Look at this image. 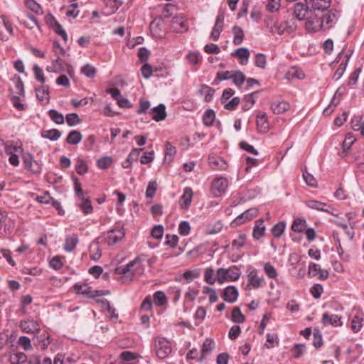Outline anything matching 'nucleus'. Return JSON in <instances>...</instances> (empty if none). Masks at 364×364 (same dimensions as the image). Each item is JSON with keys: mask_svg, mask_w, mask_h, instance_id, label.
<instances>
[{"mask_svg": "<svg viewBox=\"0 0 364 364\" xmlns=\"http://www.w3.org/2000/svg\"><path fill=\"white\" fill-rule=\"evenodd\" d=\"M37 98L43 103H48L49 102V92L48 88L45 86L39 87L36 89Z\"/></svg>", "mask_w": 364, "mask_h": 364, "instance_id": "cd10ccee", "label": "nucleus"}, {"mask_svg": "<svg viewBox=\"0 0 364 364\" xmlns=\"http://www.w3.org/2000/svg\"><path fill=\"white\" fill-rule=\"evenodd\" d=\"M338 17L339 14L338 11L335 9L328 10L323 16H321L323 31H328L330 28L333 27L337 23Z\"/></svg>", "mask_w": 364, "mask_h": 364, "instance_id": "423d86ee", "label": "nucleus"}, {"mask_svg": "<svg viewBox=\"0 0 364 364\" xmlns=\"http://www.w3.org/2000/svg\"><path fill=\"white\" fill-rule=\"evenodd\" d=\"M233 43L235 45L241 44L244 38L243 30L240 27L235 26L233 27Z\"/></svg>", "mask_w": 364, "mask_h": 364, "instance_id": "79ce46f5", "label": "nucleus"}, {"mask_svg": "<svg viewBox=\"0 0 364 364\" xmlns=\"http://www.w3.org/2000/svg\"><path fill=\"white\" fill-rule=\"evenodd\" d=\"M363 323V316L362 314H355L353 316L350 321V328L354 333L360 331Z\"/></svg>", "mask_w": 364, "mask_h": 364, "instance_id": "bb28decb", "label": "nucleus"}, {"mask_svg": "<svg viewBox=\"0 0 364 364\" xmlns=\"http://www.w3.org/2000/svg\"><path fill=\"white\" fill-rule=\"evenodd\" d=\"M82 200V203L79 205L80 209L85 214H90L92 212V205L91 201L89 199H85L84 196L80 198Z\"/></svg>", "mask_w": 364, "mask_h": 364, "instance_id": "49530a36", "label": "nucleus"}, {"mask_svg": "<svg viewBox=\"0 0 364 364\" xmlns=\"http://www.w3.org/2000/svg\"><path fill=\"white\" fill-rule=\"evenodd\" d=\"M20 327L23 331L28 333H34L40 330L39 323L31 319L21 321Z\"/></svg>", "mask_w": 364, "mask_h": 364, "instance_id": "a211bd4d", "label": "nucleus"}, {"mask_svg": "<svg viewBox=\"0 0 364 364\" xmlns=\"http://www.w3.org/2000/svg\"><path fill=\"white\" fill-rule=\"evenodd\" d=\"M82 139V136L79 131L73 130L68 134L66 142L72 145H76L81 141Z\"/></svg>", "mask_w": 364, "mask_h": 364, "instance_id": "2f4dec72", "label": "nucleus"}, {"mask_svg": "<svg viewBox=\"0 0 364 364\" xmlns=\"http://www.w3.org/2000/svg\"><path fill=\"white\" fill-rule=\"evenodd\" d=\"M81 73L86 77L92 78L94 77L96 74V69L90 64H86L81 68Z\"/></svg>", "mask_w": 364, "mask_h": 364, "instance_id": "6e6d98bb", "label": "nucleus"}, {"mask_svg": "<svg viewBox=\"0 0 364 364\" xmlns=\"http://www.w3.org/2000/svg\"><path fill=\"white\" fill-rule=\"evenodd\" d=\"M187 20L183 15L174 16L171 20V29L176 33H183L188 31Z\"/></svg>", "mask_w": 364, "mask_h": 364, "instance_id": "0eeeda50", "label": "nucleus"}, {"mask_svg": "<svg viewBox=\"0 0 364 364\" xmlns=\"http://www.w3.org/2000/svg\"><path fill=\"white\" fill-rule=\"evenodd\" d=\"M25 168L33 173H38L41 171V164L34 160L33 156L26 153L23 157Z\"/></svg>", "mask_w": 364, "mask_h": 364, "instance_id": "6e6552de", "label": "nucleus"}, {"mask_svg": "<svg viewBox=\"0 0 364 364\" xmlns=\"http://www.w3.org/2000/svg\"><path fill=\"white\" fill-rule=\"evenodd\" d=\"M200 92L201 95H204L205 102H210L213 99L215 90L206 85H202L200 86Z\"/></svg>", "mask_w": 364, "mask_h": 364, "instance_id": "e433bc0d", "label": "nucleus"}, {"mask_svg": "<svg viewBox=\"0 0 364 364\" xmlns=\"http://www.w3.org/2000/svg\"><path fill=\"white\" fill-rule=\"evenodd\" d=\"M232 319L235 323H243L245 321V317L242 314L240 309L237 306L233 308L232 314Z\"/></svg>", "mask_w": 364, "mask_h": 364, "instance_id": "09e8293b", "label": "nucleus"}, {"mask_svg": "<svg viewBox=\"0 0 364 364\" xmlns=\"http://www.w3.org/2000/svg\"><path fill=\"white\" fill-rule=\"evenodd\" d=\"M215 119V112L213 109H209L205 112V113L203 114V122L205 126L209 127L213 124Z\"/></svg>", "mask_w": 364, "mask_h": 364, "instance_id": "ea45409f", "label": "nucleus"}, {"mask_svg": "<svg viewBox=\"0 0 364 364\" xmlns=\"http://www.w3.org/2000/svg\"><path fill=\"white\" fill-rule=\"evenodd\" d=\"M36 200H38L41 203L48 204L52 202V204L57 209H59L60 203L53 200V198L50 196L49 193L46 191L43 193L42 196H36Z\"/></svg>", "mask_w": 364, "mask_h": 364, "instance_id": "c85d7f7f", "label": "nucleus"}, {"mask_svg": "<svg viewBox=\"0 0 364 364\" xmlns=\"http://www.w3.org/2000/svg\"><path fill=\"white\" fill-rule=\"evenodd\" d=\"M307 7L313 11L327 10L331 4V0H305Z\"/></svg>", "mask_w": 364, "mask_h": 364, "instance_id": "9b49d317", "label": "nucleus"}, {"mask_svg": "<svg viewBox=\"0 0 364 364\" xmlns=\"http://www.w3.org/2000/svg\"><path fill=\"white\" fill-rule=\"evenodd\" d=\"M193 195V191L191 188L186 187L184 188L183 193L179 200V204L181 208L185 210L189 208L192 203Z\"/></svg>", "mask_w": 364, "mask_h": 364, "instance_id": "f3484780", "label": "nucleus"}, {"mask_svg": "<svg viewBox=\"0 0 364 364\" xmlns=\"http://www.w3.org/2000/svg\"><path fill=\"white\" fill-rule=\"evenodd\" d=\"M67 124L73 127L81 122V119L79 117L78 114L76 113H70L68 114L65 117Z\"/></svg>", "mask_w": 364, "mask_h": 364, "instance_id": "8fccbe9b", "label": "nucleus"}, {"mask_svg": "<svg viewBox=\"0 0 364 364\" xmlns=\"http://www.w3.org/2000/svg\"><path fill=\"white\" fill-rule=\"evenodd\" d=\"M50 119L56 124H62L64 123L65 117L64 116L57 112L55 109H50L48 112Z\"/></svg>", "mask_w": 364, "mask_h": 364, "instance_id": "c03bdc74", "label": "nucleus"}, {"mask_svg": "<svg viewBox=\"0 0 364 364\" xmlns=\"http://www.w3.org/2000/svg\"><path fill=\"white\" fill-rule=\"evenodd\" d=\"M27 360V356L24 353H17L10 355L9 360L11 364H22Z\"/></svg>", "mask_w": 364, "mask_h": 364, "instance_id": "4c0bfd02", "label": "nucleus"}, {"mask_svg": "<svg viewBox=\"0 0 364 364\" xmlns=\"http://www.w3.org/2000/svg\"><path fill=\"white\" fill-rule=\"evenodd\" d=\"M264 232H265V227L263 225V221L262 220L257 221L256 225L254 227V229H253V232H252L253 237L256 240H259L264 235Z\"/></svg>", "mask_w": 364, "mask_h": 364, "instance_id": "c9c22d12", "label": "nucleus"}, {"mask_svg": "<svg viewBox=\"0 0 364 364\" xmlns=\"http://www.w3.org/2000/svg\"><path fill=\"white\" fill-rule=\"evenodd\" d=\"M296 25L295 24V21L293 18L289 20H287L280 23L279 26L276 28L277 32L278 34L282 35L284 33H291L296 30ZM272 33H274V31L272 29Z\"/></svg>", "mask_w": 364, "mask_h": 364, "instance_id": "ddd939ff", "label": "nucleus"}, {"mask_svg": "<svg viewBox=\"0 0 364 364\" xmlns=\"http://www.w3.org/2000/svg\"><path fill=\"white\" fill-rule=\"evenodd\" d=\"M232 80L233 83L240 87L245 80V75L240 70H235L233 71Z\"/></svg>", "mask_w": 364, "mask_h": 364, "instance_id": "37998d69", "label": "nucleus"}, {"mask_svg": "<svg viewBox=\"0 0 364 364\" xmlns=\"http://www.w3.org/2000/svg\"><path fill=\"white\" fill-rule=\"evenodd\" d=\"M203 292V294L208 295L210 303H215L218 301V294L215 289L208 287H205Z\"/></svg>", "mask_w": 364, "mask_h": 364, "instance_id": "69168bd1", "label": "nucleus"}, {"mask_svg": "<svg viewBox=\"0 0 364 364\" xmlns=\"http://www.w3.org/2000/svg\"><path fill=\"white\" fill-rule=\"evenodd\" d=\"M74 289L77 294L86 295L87 297L90 298H95L96 296L102 295L100 291L92 290L91 287H88L87 284H76L74 286Z\"/></svg>", "mask_w": 364, "mask_h": 364, "instance_id": "f8f14e48", "label": "nucleus"}, {"mask_svg": "<svg viewBox=\"0 0 364 364\" xmlns=\"http://www.w3.org/2000/svg\"><path fill=\"white\" fill-rule=\"evenodd\" d=\"M208 164L213 170L223 171L228 167L226 161L215 155H211L208 157Z\"/></svg>", "mask_w": 364, "mask_h": 364, "instance_id": "4468645a", "label": "nucleus"}, {"mask_svg": "<svg viewBox=\"0 0 364 364\" xmlns=\"http://www.w3.org/2000/svg\"><path fill=\"white\" fill-rule=\"evenodd\" d=\"M223 225L220 221L215 222L213 225L209 226L205 233L207 235H214L220 232L221 230L223 229Z\"/></svg>", "mask_w": 364, "mask_h": 364, "instance_id": "13d9d810", "label": "nucleus"}, {"mask_svg": "<svg viewBox=\"0 0 364 364\" xmlns=\"http://www.w3.org/2000/svg\"><path fill=\"white\" fill-rule=\"evenodd\" d=\"M204 279L208 284L213 285L215 284L217 278L214 277V270L210 268H206L204 273Z\"/></svg>", "mask_w": 364, "mask_h": 364, "instance_id": "603ef678", "label": "nucleus"}, {"mask_svg": "<svg viewBox=\"0 0 364 364\" xmlns=\"http://www.w3.org/2000/svg\"><path fill=\"white\" fill-rule=\"evenodd\" d=\"M125 232L123 228H113L107 232V243L108 245H112L120 242L124 237Z\"/></svg>", "mask_w": 364, "mask_h": 364, "instance_id": "1a4fd4ad", "label": "nucleus"}, {"mask_svg": "<svg viewBox=\"0 0 364 364\" xmlns=\"http://www.w3.org/2000/svg\"><path fill=\"white\" fill-rule=\"evenodd\" d=\"M245 241L246 235L244 233H240L236 239L232 240V247H235V249H240L245 245Z\"/></svg>", "mask_w": 364, "mask_h": 364, "instance_id": "0e129e2a", "label": "nucleus"}, {"mask_svg": "<svg viewBox=\"0 0 364 364\" xmlns=\"http://www.w3.org/2000/svg\"><path fill=\"white\" fill-rule=\"evenodd\" d=\"M264 270L267 277L271 279H275L277 277V269L269 262L264 264Z\"/></svg>", "mask_w": 364, "mask_h": 364, "instance_id": "680f3d73", "label": "nucleus"}, {"mask_svg": "<svg viewBox=\"0 0 364 364\" xmlns=\"http://www.w3.org/2000/svg\"><path fill=\"white\" fill-rule=\"evenodd\" d=\"M322 323L324 326L331 324L335 327L341 326L343 325L341 316L336 314H330L328 313H324L323 314Z\"/></svg>", "mask_w": 364, "mask_h": 364, "instance_id": "dca6fc26", "label": "nucleus"}, {"mask_svg": "<svg viewBox=\"0 0 364 364\" xmlns=\"http://www.w3.org/2000/svg\"><path fill=\"white\" fill-rule=\"evenodd\" d=\"M112 164V159L109 156H105L97 160V166L100 169H107Z\"/></svg>", "mask_w": 364, "mask_h": 364, "instance_id": "864d4df0", "label": "nucleus"}, {"mask_svg": "<svg viewBox=\"0 0 364 364\" xmlns=\"http://www.w3.org/2000/svg\"><path fill=\"white\" fill-rule=\"evenodd\" d=\"M154 302L157 306H164L167 303V298L164 292L161 291H156L153 296Z\"/></svg>", "mask_w": 364, "mask_h": 364, "instance_id": "a19ab883", "label": "nucleus"}, {"mask_svg": "<svg viewBox=\"0 0 364 364\" xmlns=\"http://www.w3.org/2000/svg\"><path fill=\"white\" fill-rule=\"evenodd\" d=\"M4 151L7 155H11L22 151V149L20 146L14 145L12 142H6L4 146Z\"/></svg>", "mask_w": 364, "mask_h": 364, "instance_id": "3c124183", "label": "nucleus"}, {"mask_svg": "<svg viewBox=\"0 0 364 364\" xmlns=\"http://www.w3.org/2000/svg\"><path fill=\"white\" fill-rule=\"evenodd\" d=\"M47 70L50 72L60 73L63 71L64 68L63 65V60L58 57L56 60L53 62V65L50 68H48Z\"/></svg>", "mask_w": 364, "mask_h": 364, "instance_id": "052dcab7", "label": "nucleus"}, {"mask_svg": "<svg viewBox=\"0 0 364 364\" xmlns=\"http://www.w3.org/2000/svg\"><path fill=\"white\" fill-rule=\"evenodd\" d=\"M271 109L276 114H281L290 108V105L285 101H275L271 103Z\"/></svg>", "mask_w": 364, "mask_h": 364, "instance_id": "b1692460", "label": "nucleus"}, {"mask_svg": "<svg viewBox=\"0 0 364 364\" xmlns=\"http://www.w3.org/2000/svg\"><path fill=\"white\" fill-rule=\"evenodd\" d=\"M241 275V272L240 269L233 266L232 267L225 269V268H219L217 270V280L219 284H223L225 282H235L237 281Z\"/></svg>", "mask_w": 364, "mask_h": 364, "instance_id": "f03ea898", "label": "nucleus"}, {"mask_svg": "<svg viewBox=\"0 0 364 364\" xmlns=\"http://www.w3.org/2000/svg\"><path fill=\"white\" fill-rule=\"evenodd\" d=\"M77 242L78 237L75 235H73L71 237H66L63 247L64 250L68 252H72L75 248Z\"/></svg>", "mask_w": 364, "mask_h": 364, "instance_id": "f704fd0d", "label": "nucleus"}, {"mask_svg": "<svg viewBox=\"0 0 364 364\" xmlns=\"http://www.w3.org/2000/svg\"><path fill=\"white\" fill-rule=\"evenodd\" d=\"M153 114L152 119L156 122L162 121L166 117V107L164 104H160L151 109Z\"/></svg>", "mask_w": 364, "mask_h": 364, "instance_id": "393cba45", "label": "nucleus"}, {"mask_svg": "<svg viewBox=\"0 0 364 364\" xmlns=\"http://www.w3.org/2000/svg\"><path fill=\"white\" fill-rule=\"evenodd\" d=\"M350 54H346L345 55V62L344 60H343L339 66V68L336 70L334 75H333V78L335 80H338L340 79V77L343 75L345 70H346V65H347V63L350 58Z\"/></svg>", "mask_w": 364, "mask_h": 364, "instance_id": "58836bf2", "label": "nucleus"}, {"mask_svg": "<svg viewBox=\"0 0 364 364\" xmlns=\"http://www.w3.org/2000/svg\"><path fill=\"white\" fill-rule=\"evenodd\" d=\"M305 77V74L303 71L297 67L291 68L285 74V78L291 80L294 78H297L299 80L304 79Z\"/></svg>", "mask_w": 364, "mask_h": 364, "instance_id": "a878e982", "label": "nucleus"}, {"mask_svg": "<svg viewBox=\"0 0 364 364\" xmlns=\"http://www.w3.org/2000/svg\"><path fill=\"white\" fill-rule=\"evenodd\" d=\"M75 170L77 173L80 175H83L87 172V166L86 162L80 158L77 159Z\"/></svg>", "mask_w": 364, "mask_h": 364, "instance_id": "4d7b16f0", "label": "nucleus"}, {"mask_svg": "<svg viewBox=\"0 0 364 364\" xmlns=\"http://www.w3.org/2000/svg\"><path fill=\"white\" fill-rule=\"evenodd\" d=\"M102 256V250L98 245V242H93L90 246V257L92 260L97 261Z\"/></svg>", "mask_w": 364, "mask_h": 364, "instance_id": "7c9ffc66", "label": "nucleus"}, {"mask_svg": "<svg viewBox=\"0 0 364 364\" xmlns=\"http://www.w3.org/2000/svg\"><path fill=\"white\" fill-rule=\"evenodd\" d=\"M191 231V226L188 222L187 221H182L179 224L178 227V232L180 235L186 236L188 235L190 233Z\"/></svg>", "mask_w": 364, "mask_h": 364, "instance_id": "774afa93", "label": "nucleus"}, {"mask_svg": "<svg viewBox=\"0 0 364 364\" xmlns=\"http://www.w3.org/2000/svg\"><path fill=\"white\" fill-rule=\"evenodd\" d=\"M306 227V220L298 218V219H296L294 220V222L291 225V230L294 232H301L303 230H304Z\"/></svg>", "mask_w": 364, "mask_h": 364, "instance_id": "a18cd8bd", "label": "nucleus"}, {"mask_svg": "<svg viewBox=\"0 0 364 364\" xmlns=\"http://www.w3.org/2000/svg\"><path fill=\"white\" fill-rule=\"evenodd\" d=\"M309 11L310 8L307 7L306 4V5L302 3H296L294 4V14L300 21L306 18Z\"/></svg>", "mask_w": 364, "mask_h": 364, "instance_id": "aec40b11", "label": "nucleus"}, {"mask_svg": "<svg viewBox=\"0 0 364 364\" xmlns=\"http://www.w3.org/2000/svg\"><path fill=\"white\" fill-rule=\"evenodd\" d=\"M137 357L138 355L130 351H124L120 354L119 358L112 364H136L132 361Z\"/></svg>", "mask_w": 364, "mask_h": 364, "instance_id": "412c9836", "label": "nucleus"}, {"mask_svg": "<svg viewBox=\"0 0 364 364\" xmlns=\"http://www.w3.org/2000/svg\"><path fill=\"white\" fill-rule=\"evenodd\" d=\"M257 127L259 132L266 133L269 129L267 117L264 112H259L256 119Z\"/></svg>", "mask_w": 364, "mask_h": 364, "instance_id": "6ab92c4d", "label": "nucleus"}, {"mask_svg": "<svg viewBox=\"0 0 364 364\" xmlns=\"http://www.w3.org/2000/svg\"><path fill=\"white\" fill-rule=\"evenodd\" d=\"M257 213L258 210L256 208H250L244 212L243 213L240 214V215H238L236 218L235 223H236L238 225L242 224L245 223L246 220H250L252 218H255L257 215Z\"/></svg>", "mask_w": 364, "mask_h": 364, "instance_id": "4be33fe9", "label": "nucleus"}, {"mask_svg": "<svg viewBox=\"0 0 364 364\" xmlns=\"http://www.w3.org/2000/svg\"><path fill=\"white\" fill-rule=\"evenodd\" d=\"M228 186V181L225 178L220 177L215 179L212 184V193L215 197L221 196Z\"/></svg>", "mask_w": 364, "mask_h": 364, "instance_id": "9d476101", "label": "nucleus"}, {"mask_svg": "<svg viewBox=\"0 0 364 364\" xmlns=\"http://www.w3.org/2000/svg\"><path fill=\"white\" fill-rule=\"evenodd\" d=\"M235 55L240 60L242 65H246L250 58V52L246 48H240L235 52Z\"/></svg>", "mask_w": 364, "mask_h": 364, "instance_id": "473e14b6", "label": "nucleus"}, {"mask_svg": "<svg viewBox=\"0 0 364 364\" xmlns=\"http://www.w3.org/2000/svg\"><path fill=\"white\" fill-rule=\"evenodd\" d=\"M176 154V147L172 146L170 142L166 141V143L165 159L167 160L168 159L169 161H171L173 156Z\"/></svg>", "mask_w": 364, "mask_h": 364, "instance_id": "338daca9", "label": "nucleus"}, {"mask_svg": "<svg viewBox=\"0 0 364 364\" xmlns=\"http://www.w3.org/2000/svg\"><path fill=\"white\" fill-rule=\"evenodd\" d=\"M309 274L312 277L318 275V279L325 280L328 277V272L326 269H321L320 266L315 263H311L309 266Z\"/></svg>", "mask_w": 364, "mask_h": 364, "instance_id": "2eb2a0df", "label": "nucleus"}, {"mask_svg": "<svg viewBox=\"0 0 364 364\" xmlns=\"http://www.w3.org/2000/svg\"><path fill=\"white\" fill-rule=\"evenodd\" d=\"M213 343V341L210 338H206L205 340L201 349L202 358H204L207 354L212 351Z\"/></svg>", "mask_w": 364, "mask_h": 364, "instance_id": "de8ad7c7", "label": "nucleus"}, {"mask_svg": "<svg viewBox=\"0 0 364 364\" xmlns=\"http://www.w3.org/2000/svg\"><path fill=\"white\" fill-rule=\"evenodd\" d=\"M286 225L283 222H280L277 223L272 228V232L273 235L276 237H279L284 232L285 230Z\"/></svg>", "mask_w": 364, "mask_h": 364, "instance_id": "bf43d9fd", "label": "nucleus"}, {"mask_svg": "<svg viewBox=\"0 0 364 364\" xmlns=\"http://www.w3.org/2000/svg\"><path fill=\"white\" fill-rule=\"evenodd\" d=\"M306 21L305 23L306 29L309 32H318L320 31H323V24H322V18L321 17L318 16L314 11L311 10L308 13V16H306Z\"/></svg>", "mask_w": 364, "mask_h": 364, "instance_id": "7ed1b4c3", "label": "nucleus"}, {"mask_svg": "<svg viewBox=\"0 0 364 364\" xmlns=\"http://www.w3.org/2000/svg\"><path fill=\"white\" fill-rule=\"evenodd\" d=\"M306 205L311 209L328 213L330 212V210L328 208H326L327 207H329V205H328L326 203L320 201L309 200L306 201Z\"/></svg>", "mask_w": 364, "mask_h": 364, "instance_id": "c756f323", "label": "nucleus"}, {"mask_svg": "<svg viewBox=\"0 0 364 364\" xmlns=\"http://www.w3.org/2000/svg\"><path fill=\"white\" fill-rule=\"evenodd\" d=\"M43 138L49 139L51 141H56L61 136V132L56 129L44 130L41 133Z\"/></svg>", "mask_w": 364, "mask_h": 364, "instance_id": "72a5a7b5", "label": "nucleus"}, {"mask_svg": "<svg viewBox=\"0 0 364 364\" xmlns=\"http://www.w3.org/2000/svg\"><path fill=\"white\" fill-rule=\"evenodd\" d=\"M281 6V0H267L266 8L271 13L276 12L279 10Z\"/></svg>", "mask_w": 364, "mask_h": 364, "instance_id": "5fc2aeb1", "label": "nucleus"}, {"mask_svg": "<svg viewBox=\"0 0 364 364\" xmlns=\"http://www.w3.org/2000/svg\"><path fill=\"white\" fill-rule=\"evenodd\" d=\"M303 178H304V180L305 181L306 183L308 186L314 187V188L317 186L316 179L314 177L313 175L309 173L306 170H305L303 172Z\"/></svg>", "mask_w": 364, "mask_h": 364, "instance_id": "e2e57ef3", "label": "nucleus"}, {"mask_svg": "<svg viewBox=\"0 0 364 364\" xmlns=\"http://www.w3.org/2000/svg\"><path fill=\"white\" fill-rule=\"evenodd\" d=\"M155 350L156 356L160 359H164L171 353L172 348L168 340L157 338L155 340Z\"/></svg>", "mask_w": 364, "mask_h": 364, "instance_id": "39448f33", "label": "nucleus"}, {"mask_svg": "<svg viewBox=\"0 0 364 364\" xmlns=\"http://www.w3.org/2000/svg\"><path fill=\"white\" fill-rule=\"evenodd\" d=\"M247 284L245 289L250 291L261 288L264 284V279L263 276H259L258 271L255 269L251 270L247 275Z\"/></svg>", "mask_w": 364, "mask_h": 364, "instance_id": "20e7f679", "label": "nucleus"}, {"mask_svg": "<svg viewBox=\"0 0 364 364\" xmlns=\"http://www.w3.org/2000/svg\"><path fill=\"white\" fill-rule=\"evenodd\" d=\"M223 299L228 302H235L238 296V291L234 286H228L224 289Z\"/></svg>", "mask_w": 364, "mask_h": 364, "instance_id": "5701e85b", "label": "nucleus"}, {"mask_svg": "<svg viewBox=\"0 0 364 364\" xmlns=\"http://www.w3.org/2000/svg\"><path fill=\"white\" fill-rule=\"evenodd\" d=\"M144 272L141 260L136 258L125 266H118L114 272L121 275L119 280L123 283L131 282L135 276L141 275Z\"/></svg>", "mask_w": 364, "mask_h": 364, "instance_id": "f257e3e1", "label": "nucleus"}]
</instances>
